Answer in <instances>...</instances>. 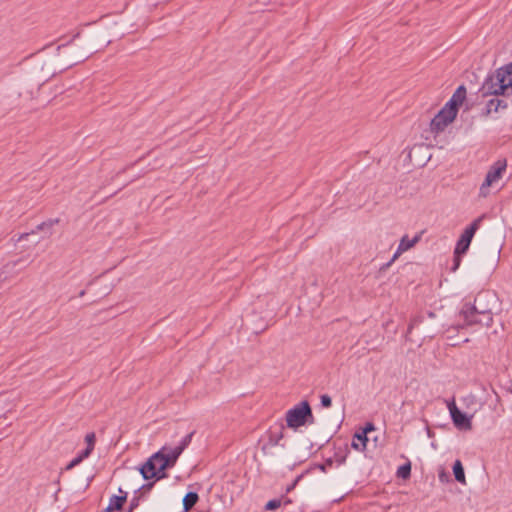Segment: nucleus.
Instances as JSON below:
<instances>
[{
    "mask_svg": "<svg viewBox=\"0 0 512 512\" xmlns=\"http://www.w3.org/2000/svg\"><path fill=\"white\" fill-rule=\"evenodd\" d=\"M507 106L508 104L505 100L492 98L487 102L483 116L487 117L492 112H498L501 109H506Z\"/></svg>",
    "mask_w": 512,
    "mask_h": 512,
    "instance_id": "nucleus-13",
    "label": "nucleus"
},
{
    "mask_svg": "<svg viewBox=\"0 0 512 512\" xmlns=\"http://www.w3.org/2000/svg\"><path fill=\"white\" fill-rule=\"evenodd\" d=\"M194 432L187 434L181 442L170 447L164 445L160 450L152 454L139 468V472L145 480L155 478L161 480L168 477L167 470L174 467L178 458L191 443Z\"/></svg>",
    "mask_w": 512,
    "mask_h": 512,
    "instance_id": "nucleus-1",
    "label": "nucleus"
},
{
    "mask_svg": "<svg viewBox=\"0 0 512 512\" xmlns=\"http://www.w3.org/2000/svg\"><path fill=\"white\" fill-rule=\"evenodd\" d=\"M465 254H457L456 251L453 252V265L451 267V272H456L460 265H461V261H462V257L464 256Z\"/></svg>",
    "mask_w": 512,
    "mask_h": 512,
    "instance_id": "nucleus-27",
    "label": "nucleus"
},
{
    "mask_svg": "<svg viewBox=\"0 0 512 512\" xmlns=\"http://www.w3.org/2000/svg\"><path fill=\"white\" fill-rule=\"evenodd\" d=\"M198 501H199V495L197 492H194V491L187 492L182 500L183 507H184L183 512H187V511L191 510L197 504Z\"/></svg>",
    "mask_w": 512,
    "mask_h": 512,
    "instance_id": "nucleus-15",
    "label": "nucleus"
},
{
    "mask_svg": "<svg viewBox=\"0 0 512 512\" xmlns=\"http://www.w3.org/2000/svg\"><path fill=\"white\" fill-rule=\"evenodd\" d=\"M398 478L401 479H409L411 476V463L406 462L403 465L399 466L396 472Z\"/></svg>",
    "mask_w": 512,
    "mask_h": 512,
    "instance_id": "nucleus-20",
    "label": "nucleus"
},
{
    "mask_svg": "<svg viewBox=\"0 0 512 512\" xmlns=\"http://www.w3.org/2000/svg\"><path fill=\"white\" fill-rule=\"evenodd\" d=\"M89 456H84L83 452L81 451L75 458H73L65 467V470H71L75 466L79 465L84 459L88 458Z\"/></svg>",
    "mask_w": 512,
    "mask_h": 512,
    "instance_id": "nucleus-25",
    "label": "nucleus"
},
{
    "mask_svg": "<svg viewBox=\"0 0 512 512\" xmlns=\"http://www.w3.org/2000/svg\"><path fill=\"white\" fill-rule=\"evenodd\" d=\"M320 404L323 408H330L332 406V398L328 394L320 396Z\"/></svg>",
    "mask_w": 512,
    "mask_h": 512,
    "instance_id": "nucleus-28",
    "label": "nucleus"
},
{
    "mask_svg": "<svg viewBox=\"0 0 512 512\" xmlns=\"http://www.w3.org/2000/svg\"><path fill=\"white\" fill-rule=\"evenodd\" d=\"M308 472H309V471L307 470V471L305 472V474H306V473H308ZM303 476H304V473H302V474L298 475V476L295 478V480H294V481H293V482H292V483L287 487L286 492H288V493H289L290 491H292V490L296 487V485L298 484V482L303 478Z\"/></svg>",
    "mask_w": 512,
    "mask_h": 512,
    "instance_id": "nucleus-33",
    "label": "nucleus"
},
{
    "mask_svg": "<svg viewBox=\"0 0 512 512\" xmlns=\"http://www.w3.org/2000/svg\"><path fill=\"white\" fill-rule=\"evenodd\" d=\"M368 436L365 433L356 432L351 443L352 448L363 452L367 447Z\"/></svg>",
    "mask_w": 512,
    "mask_h": 512,
    "instance_id": "nucleus-14",
    "label": "nucleus"
},
{
    "mask_svg": "<svg viewBox=\"0 0 512 512\" xmlns=\"http://www.w3.org/2000/svg\"><path fill=\"white\" fill-rule=\"evenodd\" d=\"M440 330L437 329H427L425 331V336L429 338H434L436 334H438Z\"/></svg>",
    "mask_w": 512,
    "mask_h": 512,
    "instance_id": "nucleus-35",
    "label": "nucleus"
},
{
    "mask_svg": "<svg viewBox=\"0 0 512 512\" xmlns=\"http://www.w3.org/2000/svg\"><path fill=\"white\" fill-rule=\"evenodd\" d=\"M59 219L58 218H55V219H48L47 221H44L42 223H40L39 225L36 226V231H46L48 232L49 234L51 233L50 230L51 228L55 225V224H58L59 223Z\"/></svg>",
    "mask_w": 512,
    "mask_h": 512,
    "instance_id": "nucleus-23",
    "label": "nucleus"
},
{
    "mask_svg": "<svg viewBox=\"0 0 512 512\" xmlns=\"http://www.w3.org/2000/svg\"><path fill=\"white\" fill-rule=\"evenodd\" d=\"M289 503H291V501L289 499H286L285 504H289Z\"/></svg>",
    "mask_w": 512,
    "mask_h": 512,
    "instance_id": "nucleus-44",
    "label": "nucleus"
},
{
    "mask_svg": "<svg viewBox=\"0 0 512 512\" xmlns=\"http://www.w3.org/2000/svg\"><path fill=\"white\" fill-rule=\"evenodd\" d=\"M455 120V117L448 114L442 108L430 121V130L435 134H439L445 130V128Z\"/></svg>",
    "mask_w": 512,
    "mask_h": 512,
    "instance_id": "nucleus-7",
    "label": "nucleus"
},
{
    "mask_svg": "<svg viewBox=\"0 0 512 512\" xmlns=\"http://www.w3.org/2000/svg\"><path fill=\"white\" fill-rule=\"evenodd\" d=\"M140 498H141V496H137V495H135V496L131 499V501H130V503H129L128 511L133 512V511H134V510L139 506Z\"/></svg>",
    "mask_w": 512,
    "mask_h": 512,
    "instance_id": "nucleus-32",
    "label": "nucleus"
},
{
    "mask_svg": "<svg viewBox=\"0 0 512 512\" xmlns=\"http://www.w3.org/2000/svg\"><path fill=\"white\" fill-rule=\"evenodd\" d=\"M455 480L461 484H466L465 471L460 460H456L452 467Z\"/></svg>",
    "mask_w": 512,
    "mask_h": 512,
    "instance_id": "nucleus-16",
    "label": "nucleus"
},
{
    "mask_svg": "<svg viewBox=\"0 0 512 512\" xmlns=\"http://www.w3.org/2000/svg\"><path fill=\"white\" fill-rule=\"evenodd\" d=\"M347 454H348V448H347V445H345V448L343 450L339 449V451L335 452V454H334L335 461L339 465L344 464L346 461V458H347Z\"/></svg>",
    "mask_w": 512,
    "mask_h": 512,
    "instance_id": "nucleus-24",
    "label": "nucleus"
},
{
    "mask_svg": "<svg viewBox=\"0 0 512 512\" xmlns=\"http://www.w3.org/2000/svg\"><path fill=\"white\" fill-rule=\"evenodd\" d=\"M34 234H35V230H32L30 233H23V234H21V235L18 237L17 241H18V242H20V241H22V240H25V239H27L29 236L34 235Z\"/></svg>",
    "mask_w": 512,
    "mask_h": 512,
    "instance_id": "nucleus-36",
    "label": "nucleus"
},
{
    "mask_svg": "<svg viewBox=\"0 0 512 512\" xmlns=\"http://www.w3.org/2000/svg\"><path fill=\"white\" fill-rule=\"evenodd\" d=\"M374 430H375V425L372 422H367L365 424V426L363 427L361 433H365V435L367 436L369 432H372Z\"/></svg>",
    "mask_w": 512,
    "mask_h": 512,
    "instance_id": "nucleus-34",
    "label": "nucleus"
},
{
    "mask_svg": "<svg viewBox=\"0 0 512 512\" xmlns=\"http://www.w3.org/2000/svg\"><path fill=\"white\" fill-rule=\"evenodd\" d=\"M423 322H424V315H416L410 320V323L408 325L407 332L405 335L406 341H410L409 335L411 334L412 330L415 327L419 326Z\"/></svg>",
    "mask_w": 512,
    "mask_h": 512,
    "instance_id": "nucleus-19",
    "label": "nucleus"
},
{
    "mask_svg": "<svg viewBox=\"0 0 512 512\" xmlns=\"http://www.w3.org/2000/svg\"><path fill=\"white\" fill-rule=\"evenodd\" d=\"M121 495H112L109 499L108 506L104 509V512H114L122 510L123 506L127 502V492L123 491L120 487L118 489Z\"/></svg>",
    "mask_w": 512,
    "mask_h": 512,
    "instance_id": "nucleus-10",
    "label": "nucleus"
},
{
    "mask_svg": "<svg viewBox=\"0 0 512 512\" xmlns=\"http://www.w3.org/2000/svg\"><path fill=\"white\" fill-rule=\"evenodd\" d=\"M284 438V426L281 424L277 430L268 431V442L263 445L262 450L265 451L267 446L280 445V441Z\"/></svg>",
    "mask_w": 512,
    "mask_h": 512,
    "instance_id": "nucleus-12",
    "label": "nucleus"
},
{
    "mask_svg": "<svg viewBox=\"0 0 512 512\" xmlns=\"http://www.w3.org/2000/svg\"><path fill=\"white\" fill-rule=\"evenodd\" d=\"M153 479L154 481L143 484L138 490L135 491V494H137L139 491H142V494L150 492L155 485V481H157L155 478Z\"/></svg>",
    "mask_w": 512,
    "mask_h": 512,
    "instance_id": "nucleus-29",
    "label": "nucleus"
},
{
    "mask_svg": "<svg viewBox=\"0 0 512 512\" xmlns=\"http://www.w3.org/2000/svg\"><path fill=\"white\" fill-rule=\"evenodd\" d=\"M480 316L479 321L480 325H484L486 327H490L493 324V313L490 310H482V314H478Z\"/></svg>",
    "mask_w": 512,
    "mask_h": 512,
    "instance_id": "nucleus-22",
    "label": "nucleus"
},
{
    "mask_svg": "<svg viewBox=\"0 0 512 512\" xmlns=\"http://www.w3.org/2000/svg\"><path fill=\"white\" fill-rule=\"evenodd\" d=\"M86 448L82 450L84 456H90L94 450L96 436L94 432L88 433L85 436Z\"/></svg>",
    "mask_w": 512,
    "mask_h": 512,
    "instance_id": "nucleus-17",
    "label": "nucleus"
},
{
    "mask_svg": "<svg viewBox=\"0 0 512 512\" xmlns=\"http://www.w3.org/2000/svg\"><path fill=\"white\" fill-rule=\"evenodd\" d=\"M485 218V215H481L477 217L475 220L472 221V223L467 226L462 234L460 235L459 239L456 242L454 251H456L457 254H466L469 250L470 244L472 242V239L477 232V230L480 228V225Z\"/></svg>",
    "mask_w": 512,
    "mask_h": 512,
    "instance_id": "nucleus-4",
    "label": "nucleus"
},
{
    "mask_svg": "<svg viewBox=\"0 0 512 512\" xmlns=\"http://www.w3.org/2000/svg\"><path fill=\"white\" fill-rule=\"evenodd\" d=\"M396 259H393V257L391 258L390 261H388L387 263L383 264L382 267L380 268L381 271H385Z\"/></svg>",
    "mask_w": 512,
    "mask_h": 512,
    "instance_id": "nucleus-37",
    "label": "nucleus"
},
{
    "mask_svg": "<svg viewBox=\"0 0 512 512\" xmlns=\"http://www.w3.org/2000/svg\"><path fill=\"white\" fill-rule=\"evenodd\" d=\"M496 301L497 297L495 293H492L490 291H484L477 294L474 303L471 304V306H475V308H477V314H482V310L492 311L493 307L490 306V303L492 302L493 304H495Z\"/></svg>",
    "mask_w": 512,
    "mask_h": 512,
    "instance_id": "nucleus-8",
    "label": "nucleus"
},
{
    "mask_svg": "<svg viewBox=\"0 0 512 512\" xmlns=\"http://www.w3.org/2000/svg\"><path fill=\"white\" fill-rule=\"evenodd\" d=\"M333 462H334V459L333 458H328L325 460V462L323 464H318V468L323 471V472H326L328 468H331L332 465H333Z\"/></svg>",
    "mask_w": 512,
    "mask_h": 512,
    "instance_id": "nucleus-31",
    "label": "nucleus"
},
{
    "mask_svg": "<svg viewBox=\"0 0 512 512\" xmlns=\"http://www.w3.org/2000/svg\"><path fill=\"white\" fill-rule=\"evenodd\" d=\"M477 308L475 306H471V303H465L460 311V316L464 320V324H459L456 326H450L446 331L449 332L450 330L458 331L459 329H462L467 326H472L479 324L480 321L479 318H477Z\"/></svg>",
    "mask_w": 512,
    "mask_h": 512,
    "instance_id": "nucleus-5",
    "label": "nucleus"
},
{
    "mask_svg": "<svg viewBox=\"0 0 512 512\" xmlns=\"http://www.w3.org/2000/svg\"><path fill=\"white\" fill-rule=\"evenodd\" d=\"M453 424L459 430H470L472 428L471 416L460 410L454 402L449 406Z\"/></svg>",
    "mask_w": 512,
    "mask_h": 512,
    "instance_id": "nucleus-6",
    "label": "nucleus"
},
{
    "mask_svg": "<svg viewBox=\"0 0 512 512\" xmlns=\"http://www.w3.org/2000/svg\"><path fill=\"white\" fill-rule=\"evenodd\" d=\"M446 477H447V476H446L445 472H441V473L439 474V479H440L442 482L444 481V479H445Z\"/></svg>",
    "mask_w": 512,
    "mask_h": 512,
    "instance_id": "nucleus-38",
    "label": "nucleus"
},
{
    "mask_svg": "<svg viewBox=\"0 0 512 512\" xmlns=\"http://www.w3.org/2000/svg\"><path fill=\"white\" fill-rule=\"evenodd\" d=\"M490 186L491 185H486V180L484 179L479 189V195L481 197H487L490 193Z\"/></svg>",
    "mask_w": 512,
    "mask_h": 512,
    "instance_id": "nucleus-30",
    "label": "nucleus"
},
{
    "mask_svg": "<svg viewBox=\"0 0 512 512\" xmlns=\"http://www.w3.org/2000/svg\"><path fill=\"white\" fill-rule=\"evenodd\" d=\"M20 262H22V260H18L17 262H13V266H16Z\"/></svg>",
    "mask_w": 512,
    "mask_h": 512,
    "instance_id": "nucleus-42",
    "label": "nucleus"
},
{
    "mask_svg": "<svg viewBox=\"0 0 512 512\" xmlns=\"http://www.w3.org/2000/svg\"><path fill=\"white\" fill-rule=\"evenodd\" d=\"M467 90L464 85H460L455 92L453 93L451 99L458 102V104L462 105L464 100L466 99Z\"/></svg>",
    "mask_w": 512,
    "mask_h": 512,
    "instance_id": "nucleus-21",
    "label": "nucleus"
},
{
    "mask_svg": "<svg viewBox=\"0 0 512 512\" xmlns=\"http://www.w3.org/2000/svg\"><path fill=\"white\" fill-rule=\"evenodd\" d=\"M282 505V500L280 498H274L269 500L265 505V510L274 511L278 509Z\"/></svg>",
    "mask_w": 512,
    "mask_h": 512,
    "instance_id": "nucleus-26",
    "label": "nucleus"
},
{
    "mask_svg": "<svg viewBox=\"0 0 512 512\" xmlns=\"http://www.w3.org/2000/svg\"><path fill=\"white\" fill-rule=\"evenodd\" d=\"M507 162L505 159H500L496 161L488 170L485 180L486 185H492L494 182L498 181L503 172L506 170Z\"/></svg>",
    "mask_w": 512,
    "mask_h": 512,
    "instance_id": "nucleus-9",
    "label": "nucleus"
},
{
    "mask_svg": "<svg viewBox=\"0 0 512 512\" xmlns=\"http://www.w3.org/2000/svg\"><path fill=\"white\" fill-rule=\"evenodd\" d=\"M479 91L483 97L512 95V62L488 74Z\"/></svg>",
    "mask_w": 512,
    "mask_h": 512,
    "instance_id": "nucleus-2",
    "label": "nucleus"
},
{
    "mask_svg": "<svg viewBox=\"0 0 512 512\" xmlns=\"http://www.w3.org/2000/svg\"><path fill=\"white\" fill-rule=\"evenodd\" d=\"M286 425L288 428L298 430V428L315 423V417L309 401L302 400L286 412Z\"/></svg>",
    "mask_w": 512,
    "mask_h": 512,
    "instance_id": "nucleus-3",
    "label": "nucleus"
},
{
    "mask_svg": "<svg viewBox=\"0 0 512 512\" xmlns=\"http://www.w3.org/2000/svg\"><path fill=\"white\" fill-rule=\"evenodd\" d=\"M69 43H70V42H67V43H64V44H62V45H59V46L57 47V49L59 50V49H61L62 47L67 46Z\"/></svg>",
    "mask_w": 512,
    "mask_h": 512,
    "instance_id": "nucleus-40",
    "label": "nucleus"
},
{
    "mask_svg": "<svg viewBox=\"0 0 512 512\" xmlns=\"http://www.w3.org/2000/svg\"><path fill=\"white\" fill-rule=\"evenodd\" d=\"M89 55H85L80 61H83L88 58Z\"/></svg>",
    "mask_w": 512,
    "mask_h": 512,
    "instance_id": "nucleus-43",
    "label": "nucleus"
},
{
    "mask_svg": "<svg viewBox=\"0 0 512 512\" xmlns=\"http://www.w3.org/2000/svg\"><path fill=\"white\" fill-rule=\"evenodd\" d=\"M460 107L461 105L458 104V102H455V100L450 98L449 101L442 107V109L456 118Z\"/></svg>",
    "mask_w": 512,
    "mask_h": 512,
    "instance_id": "nucleus-18",
    "label": "nucleus"
},
{
    "mask_svg": "<svg viewBox=\"0 0 512 512\" xmlns=\"http://www.w3.org/2000/svg\"><path fill=\"white\" fill-rule=\"evenodd\" d=\"M420 239H421V234H417L411 239L408 237V235H404L401 238L399 246L393 255V259H397L401 255V253L414 247L420 241Z\"/></svg>",
    "mask_w": 512,
    "mask_h": 512,
    "instance_id": "nucleus-11",
    "label": "nucleus"
},
{
    "mask_svg": "<svg viewBox=\"0 0 512 512\" xmlns=\"http://www.w3.org/2000/svg\"><path fill=\"white\" fill-rule=\"evenodd\" d=\"M427 316H428L429 318H434L436 315H435V313H434V312L429 311V312H427Z\"/></svg>",
    "mask_w": 512,
    "mask_h": 512,
    "instance_id": "nucleus-39",
    "label": "nucleus"
},
{
    "mask_svg": "<svg viewBox=\"0 0 512 512\" xmlns=\"http://www.w3.org/2000/svg\"><path fill=\"white\" fill-rule=\"evenodd\" d=\"M85 295V290L79 292V297H83Z\"/></svg>",
    "mask_w": 512,
    "mask_h": 512,
    "instance_id": "nucleus-41",
    "label": "nucleus"
}]
</instances>
